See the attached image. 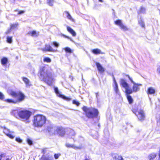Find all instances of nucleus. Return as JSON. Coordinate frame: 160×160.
<instances>
[{
  "mask_svg": "<svg viewBox=\"0 0 160 160\" xmlns=\"http://www.w3.org/2000/svg\"><path fill=\"white\" fill-rule=\"evenodd\" d=\"M39 72L40 78L48 85H51L54 82L51 69L48 67H43L41 68Z\"/></svg>",
  "mask_w": 160,
  "mask_h": 160,
  "instance_id": "1",
  "label": "nucleus"
},
{
  "mask_svg": "<svg viewBox=\"0 0 160 160\" xmlns=\"http://www.w3.org/2000/svg\"><path fill=\"white\" fill-rule=\"evenodd\" d=\"M12 114L16 118H20L23 120H28L31 115V112L28 110L19 109L13 110Z\"/></svg>",
  "mask_w": 160,
  "mask_h": 160,
  "instance_id": "2",
  "label": "nucleus"
},
{
  "mask_svg": "<svg viewBox=\"0 0 160 160\" xmlns=\"http://www.w3.org/2000/svg\"><path fill=\"white\" fill-rule=\"evenodd\" d=\"M8 93L14 98H18L17 100H13L12 99H8L5 100V101L10 103H17V102H21L25 98L24 95L21 92L16 93L12 90L9 91Z\"/></svg>",
  "mask_w": 160,
  "mask_h": 160,
  "instance_id": "3",
  "label": "nucleus"
},
{
  "mask_svg": "<svg viewBox=\"0 0 160 160\" xmlns=\"http://www.w3.org/2000/svg\"><path fill=\"white\" fill-rule=\"evenodd\" d=\"M46 119L45 116L38 114L34 117L33 125L36 127H42L46 122Z\"/></svg>",
  "mask_w": 160,
  "mask_h": 160,
  "instance_id": "4",
  "label": "nucleus"
},
{
  "mask_svg": "<svg viewBox=\"0 0 160 160\" xmlns=\"http://www.w3.org/2000/svg\"><path fill=\"white\" fill-rule=\"evenodd\" d=\"M82 109L86 112L87 116L88 118L96 117L98 113V110L92 108H88L86 106H84Z\"/></svg>",
  "mask_w": 160,
  "mask_h": 160,
  "instance_id": "5",
  "label": "nucleus"
},
{
  "mask_svg": "<svg viewBox=\"0 0 160 160\" xmlns=\"http://www.w3.org/2000/svg\"><path fill=\"white\" fill-rule=\"evenodd\" d=\"M120 84L125 89V92L126 94H131L132 93V91L130 88L129 84L127 83L123 79H121L120 80Z\"/></svg>",
  "mask_w": 160,
  "mask_h": 160,
  "instance_id": "6",
  "label": "nucleus"
},
{
  "mask_svg": "<svg viewBox=\"0 0 160 160\" xmlns=\"http://www.w3.org/2000/svg\"><path fill=\"white\" fill-rule=\"evenodd\" d=\"M133 112L137 116L139 120L142 121L145 119V117L143 110H138L135 112L133 111Z\"/></svg>",
  "mask_w": 160,
  "mask_h": 160,
  "instance_id": "7",
  "label": "nucleus"
},
{
  "mask_svg": "<svg viewBox=\"0 0 160 160\" xmlns=\"http://www.w3.org/2000/svg\"><path fill=\"white\" fill-rule=\"evenodd\" d=\"M128 77L129 80L133 84L132 89V92H137L140 89V88L139 87L142 86V84H141L136 83L134 82L133 81L132 79L128 75Z\"/></svg>",
  "mask_w": 160,
  "mask_h": 160,
  "instance_id": "8",
  "label": "nucleus"
},
{
  "mask_svg": "<svg viewBox=\"0 0 160 160\" xmlns=\"http://www.w3.org/2000/svg\"><path fill=\"white\" fill-rule=\"evenodd\" d=\"M115 24L119 26L120 28L124 31H126L128 30V28L125 25L123 24L121 20L119 19L116 20L114 22Z\"/></svg>",
  "mask_w": 160,
  "mask_h": 160,
  "instance_id": "9",
  "label": "nucleus"
},
{
  "mask_svg": "<svg viewBox=\"0 0 160 160\" xmlns=\"http://www.w3.org/2000/svg\"><path fill=\"white\" fill-rule=\"evenodd\" d=\"M3 132L8 137L11 139H13L15 137L14 132L10 131L9 129L4 128L3 130Z\"/></svg>",
  "mask_w": 160,
  "mask_h": 160,
  "instance_id": "10",
  "label": "nucleus"
},
{
  "mask_svg": "<svg viewBox=\"0 0 160 160\" xmlns=\"http://www.w3.org/2000/svg\"><path fill=\"white\" fill-rule=\"evenodd\" d=\"M54 91L55 93L58 97H60L68 101H69L71 99L70 98L66 97V96L61 94V93L59 92L58 88H54Z\"/></svg>",
  "mask_w": 160,
  "mask_h": 160,
  "instance_id": "11",
  "label": "nucleus"
},
{
  "mask_svg": "<svg viewBox=\"0 0 160 160\" xmlns=\"http://www.w3.org/2000/svg\"><path fill=\"white\" fill-rule=\"evenodd\" d=\"M58 127L52 126H50L48 127V130L50 134H56Z\"/></svg>",
  "mask_w": 160,
  "mask_h": 160,
  "instance_id": "12",
  "label": "nucleus"
},
{
  "mask_svg": "<svg viewBox=\"0 0 160 160\" xmlns=\"http://www.w3.org/2000/svg\"><path fill=\"white\" fill-rule=\"evenodd\" d=\"M65 132L64 129L62 127H58L57 130V134L61 136H63L65 134Z\"/></svg>",
  "mask_w": 160,
  "mask_h": 160,
  "instance_id": "13",
  "label": "nucleus"
},
{
  "mask_svg": "<svg viewBox=\"0 0 160 160\" xmlns=\"http://www.w3.org/2000/svg\"><path fill=\"white\" fill-rule=\"evenodd\" d=\"M43 52L49 51V52H54L52 48L49 45L46 44L44 48L42 49Z\"/></svg>",
  "mask_w": 160,
  "mask_h": 160,
  "instance_id": "14",
  "label": "nucleus"
},
{
  "mask_svg": "<svg viewBox=\"0 0 160 160\" xmlns=\"http://www.w3.org/2000/svg\"><path fill=\"white\" fill-rule=\"evenodd\" d=\"M22 80L25 83L26 87L29 88L32 85L31 82L29 79L27 78L26 77H23Z\"/></svg>",
  "mask_w": 160,
  "mask_h": 160,
  "instance_id": "15",
  "label": "nucleus"
},
{
  "mask_svg": "<svg viewBox=\"0 0 160 160\" xmlns=\"http://www.w3.org/2000/svg\"><path fill=\"white\" fill-rule=\"evenodd\" d=\"M66 146L68 148H72L75 149H80L81 148V146H76L74 144H70L68 143L66 144Z\"/></svg>",
  "mask_w": 160,
  "mask_h": 160,
  "instance_id": "16",
  "label": "nucleus"
},
{
  "mask_svg": "<svg viewBox=\"0 0 160 160\" xmlns=\"http://www.w3.org/2000/svg\"><path fill=\"white\" fill-rule=\"evenodd\" d=\"M96 65L98 71L100 72H103L104 71V69L101 65L99 62H96Z\"/></svg>",
  "mask_w": 160,
  "mask_h": 160,
  "instance_id": "17",
  "label": "nucleus"
},
{
  "mask_svg": "<svg viewBox=\"0 0 160 160\" xmlns=\"http://www.w3.org/2000/svg\"><path fill=\"white\" fill-rule=\"evenodd\" d=\"M18 25L17 23L15 24H10V29L9 30H8L6 32V33L8 34L10 32V30H14L16 29L17 28Z\"/></svg>",
  "mask_w": 160,
  "mask_h": 160,
  "instance_id": "18",
  "label": "nucleus"
},
{
  "mask_svg": "<svg viewBox=\"0 0 160 160\" xmlns=\"http://www.w3.org/2000/svg\"><path fill=\"white\" fill-rule=\"evenodd\" d=\"M113 81L115 84V86L114 87V90L116 92V93L117 94H119V92L118 88V85L116 82V81L115 80V78H113Z\"/></svg>",
  "mask_w": 160,
  "mask_h": 160,
  "instance_id": "19",
  "label": "nucleus"
},
{
  "mask_svg": "<svg viewBox=\"0 0 160 160\" xmlns=\"http://www.w3.org/2000/svg\"><path fill=\"white\" fill-rule=\"evenodd\" d=\"M138 22L139 24L142 28L145 27V24L144 23V20L141 17H140L138 19Z\"/></svg>",
  "mask_w": 160,
  "mask_h": 160,
  "instance_id": "20",
  "label": "nucleus"
},
{
  "mask_svg": "<svg viewBox=\"0 0 160 160\" xmlns=\"http://www.w3.org/2000/svg\"><path fill=\"white\" fill-rule=\"evenodd\" d=\"M67 30L73 37L76 36V32L70 27L67 26Z\"/></svg>",
  "mask_w": 160,
  "mask_h": 160,
  "instance_id": "21",
  "label": "nucleus"
},
{
  "mask_svg": "<svg viewBox=\"0 0 160 160\" xmlns=\"http://www.w3.org/2000/svg\"><path fill=\"white\" fill-rule=\"evenodd\" d=\"M28 34L32 37H36L38 36L39 32H37L33 30L32 31L29 32Z\"/></svg>",
  "mask_w": 160,
  "mask_h": 160,
  "instance_id": "22",
  "label": "nucleus"
},
{
  "mask_svg": "<svg viewBox=\"0 0 160 160\" xmlns=\"http://www.w3.org/2000/svg\"><path fill=\"white\" fill-rule=\"evenodd\" d=\"M8 61V59L6 58H3L1 60V63L3 66H6V64H7Z\"/></svg>",
  "mask_w": 160,
  "mask_h": 160,
  "instance_id": "23",
  "label": "nucleus"
},
{
  "mask_svg": "<svg viewBox=\"0 0 160 160\" xmlns=\"http://www.w3.org/2000/svg\"><path fill=\"white\" fill-rule=\"evenodd\" d=\"M127 98L129 104H131L133 102V100L131 96L129 95V94H126Z\"/></svg>",
  "mask_w": 160,
  "mask_h": 160,
  "instance_id": "24",
  "label": "nucleus"
},
{
  "mask_svg": "<svg viewBox=\"0 0 160 160\" xmlns=\"http://www.w3.org/2000/svg\"><path fill=\"white\" fill-rule=\"evenodd\" d=\"M148 94H153L155 92V90L152 87L149 88L148 89Z\"/></svg>",
  "mask_w": 160,
  "mask_h": 160,
  "instance_id": "25",
  "label": "nucleus"
},
{
  "mask_svg": "<svg viewBox=\"0 0 160 160\" xmlns=\"http://www.w3.org/2000/svg\"><path fill=\"white\" fill-rule=\"evenodd\" d=\"M112 157L113 159L115 160H118L121 156H119L118 154L116 153H112Z\"/></svg>",
  "mask_w": 160,
  "mask_h": 160,
  "instance_id": "26",
  "label": "nucleus"
},
{
  "mask_svg": "<svg viewBox=\"0 0 160 160\" xmlns=\"http://www.w3.org/2000/svg\"><path fill=\"white\" fill-rule=\"evenodd\" d=\"M156 154L154 153H151L148 157L149 160H153L155 158Z\"/></svg>",
  "mask_w": 160,
  "mask_h": 160,
  "instance_id": "27",
  "label": "nucleus"
},
{
  "mask_svg": "<svg viewBox=\"0 0 160 160\" xmlns=\"http://www.w3.org/2000/svg\"><path fill=\"white\" fill-rule=\"evenodd\" d=\"M92 52L93 53L96 54L100 53L102 54V53L101 52V50L98 48L93 49L92 51Z\"/></svg>",
  "mask_w": 160,
  "mask_h": 160,
  "instance_id": "28",
  "label": "nucleus"
},
{
  "mask_svg": "<svg viewBox=\"0 0 160 160\" xmlns=\"http://www.w3.org/2000/svg\"><path fill=\"white\" fill-rule=\"evenodd\" d=\"M67 53H71L72 52V51L69 47H67L63 49Z\"/></svg>",
  "mask_w": 160,
  "mask_h": 160,
  "instance_id": "29",
  "label": "nucleus"
},
{
  "mask_svg": "<svg viewBox=\"0 0 160 160\" xmlns=\"http://www.w3.org/2000/svg\"><path fill=\"white\" fill-rule=\"evenodd\" d=\"M64 13L66 14V16L68 18L71 20H72L71 16L68 12L65 11Z\"/></svg>",
  "mask_w": 160,
  "mask_h": 160,
  "instance_id": "30",
  "label": "nucleus"
},
{
  "mask_svg": "<svg viewBox=\"0 0 160 160\" xmlns=\"http://www.w3.org/2000/svg\"><path fill=\"white\" fill-rule=\"evenodd\" d=\"M47 3L50 6H52L54 2V0H47Z\"/></svg>",
  "mask_w": 160,
  "mask_h": 160,
  "instance_id": "31",
  "label": "nucleus"
},
{
  "mask_svg": "<svg viewBox=\"0 0 160 160\" xmlns=\"http://www.w3.org/2000/svg\"><path fill=\"white\" fill-rule=\"evenodd\" d=\"M146 10L145 8L141 7L140 9V10L138 11V13L139 14L140 13H144L145 12Z\"/></svg>",
  "mask_w": 160,
  "mask_h": 160,
  "instance_id": "32",
  "label": "nucleus"
},
{
  "mask_svg": "<svg viewBox=\"0 0 160 160\" xmlns=\"http://www.w3.org/2000/svg\"><path fill=\"white\" fill-rule=\"evenodd\" d=\"M40 160H53V158L50 157H45L42 158Z\"/></svg>",
  "mask_w": 160,
  "mask_h": 160,
  "instance_id": "33",
  "label": "nucleus"
},
{
  "mask_svg": "<svg viewBox=\"0 0 160 160\" xmlns=\"http://www.w3.org/2000/svg\"><path fill=\"white\" fill-rule=\"evenodd\" d=\"M43 61L44 62H51V60L50 58L48 57H46L44 58L43 59Z\"/></svg>",
  "mask_w": 160,
  "mask_h": 160,
  "instance_id": "34",
  "label": "nucleus"
},
{
  "mask_svg": "<svg viewBox=\"0 0 160 160\" xmlns=\"http://www.w3.org/2000/svg\"><path fill=\"white\" fill-rule=\"evenodd\" d=\"M12 37L8 36L7 38V41L9 43H11L12 42Z\"/></svg>",
  "mask_w": 160,
  "mask_h": 160,
  "instance_id": "35",
  "label": "nucleus"
},
{
  "mask_svg": "<svg viewBox=\"0 0 160 160\" xmlns=\"http://www.w3.org/2000/svg\"><path fill=\"white\" fill-rule=\"evenodd\" d=\"M5 154H2L0 155V160H11V158H7L6 160H2L3 157H5Z\"/></svg>",
  "mask_w": 160,
  "mask_h": 160,
  "instance_id": "36",
  "label": "nucleus"
},
{
  "mask_svg": "<svg viewBox=\"0 0 160 160\" xmlns=\"http://www.w3.org/2000/svg\"><path fill=\"white\" fill-rule=\"evenodd\" d=\"M15 11H17L18 12V15H21L25 12V11L24 10L18 11V10H16Z\"/></svg>",
  "mask_w": 160,
  "mask_h": 160,
  "instance_id": "37",
  "label": "nucleus"
},
{
  "mask_svg": "<svg viewBox=\"0 0 160 160\" xmlns=\"http://www.w3.org/2000/svg\"><path fill=\"white\" fill-rule=\"evenodd\" d=\"M27 142L29 145H32V141L29 138H28L27 139Z\"/></svg>",
  "mask_w": 160,
  "mask_h": 160,
  "instance_id": "38",
  "label": "nucleus"
},
{
  "mask_svg": "<svg viewBox=\"0 0 160 160\" xmlns=\"http://www.w3.org/2000/svg\"><path fill=\"white\" fill-rule=\"evenodd\" d=\"M72 103L74 104L77 105V106H79L80 104L79 102L76 100H73Z\"/></svg>",
  "mask_w": 160,
  "mask_h": 160,
  "instance_id": "39",
  "label": "nucleus"
},
{
  "mask_svg": "<svg viewBox=\"0 0 160 160\" xmlns=\"http://www.w3.org/2000/svg\"><path fill=\"white\" fill-rule=\"evenodd\" d=\"M53 45L55 47H56L58 48L59 46V44L58 42H54L53 43Z\"/></svg>",
  "mask_w": 160,
  "mask_h": 160,
  "instance_id": "40",
  "label": "nucleus"
},
{
  "mask_svg": "<svg viewBox=\"0 0 160 160\" xmlns=\"http://www.w3.org/2000/svg\"><path fill=\"white\" fill-rule=\"evenodd\" d=\"M16 140L18 142H22V140L20 138H16Z\"/></svg>",
  "mask_w": 160,
  "mask_h": 160,
  "instance_id": "41",
  "label": "nucleus"
},
{
  "mask_svg": "<svg viewBox=\"0 0 160 160\" xmlns=\"http://www.w3.org/2000/svg\"><path fill=\"white\" fill-rule=\"evenodd\" d=\"M4 95L2 94V93L0 92V99H2L4 98Z\"/></svg>",
  "mask_w": 160,
  "mask_h": 160,
  "instance_id": "42",
  "label": "nucleus"
},
{
  "mask_svg": "<svg viewBox=\"0 0 160 160\" xmlns=\"http://www.w3.org/2000/svg\"><path fill=\"white\" fill-rule=\"evenodd\" d=\"M60 155V154H55L54 155V157L56 159H57L58 158L59 156Z\"/></svg>",
  "mask_w": 160,
  "mask_h": 160,
  "instance_id": "43",
  "label": "nucleus"
},
{
  "mask_svg": "<svg viewBox=\"0 0 160 160\" xmlns=\"http://www.w3.org/2000/svg\"><path fill=\"white\" fill-rule=\"evenodd\" d=\"M6 156V155L5 156ZM7 158V157H6V156H5V157H3L2 158V160H6L7 158Z\"/></svg>",
  "mask_w": 160,
  "mask_h": 160,
  "instance_id": "44",
  "label": "nucleus"
},
{
  "mask_svg": "<svg viewBox=\"0 0 160 160\" xmlns=\"http://www.w3.org/2000/svg\"><path fill=\"white\" fill-rule=\"evenodd\" d=\"M118 160H123V159L122 157V156H121V157H120L119 158Z\"/></svg>",
  "mask_w": 160,
  "mask_h": 160,
  "instance_id": "45",
  "label": "nucleus"
},
{
  "mask_svg": "<svg viewBox=\"0 0 160 160\" xmlns=\"http://www.w3.org/2000/svg\"><path fill=\"white\" fill-rule=\"evenodd\" d=\"M84 160H91L90 158H85Z\"/></svg>",
  "mask_w": 160,
  "mask_h": 160,
  "instance_id": "46",
  "label": "nucleus"
},
{
  "mask_svg": "<svg viewBox=\"0 0 160 160\" xmlns=\"http://www.w3.org/2000/svg\"><path fill=\"white\" fill-rule=\"evenodd\" d=\"M66 37L67 38H68V39H70V40H71V41H72V39H71V38H70L68 37V36H66Z\"/></svg>",
  "mask_w": 160,
  "mask_h": 160,
  "instance_id": "47",
  "label": "nucleus"
},
{
  "mask_svg": "<svg viewBox=\"0 0 160 160\" xmlns=\"http://www.w3.org/2000/svg\"><path fill=\"white\" fill-rule=\"evenodd\" d=\"M72 134H74V132L73 131H72Z\"/></svg>",
  "mask_w": 160,
  "mask_h": 160,
  "instance_id": "48",
  "label": "nucleus"
},
{
  "mask_svg": "<svg viewBox=\"0 0 160 160\" xmlns=\"http://www.w3.org/2000/svg\"><path fill=\"white\" fill-rule=\"evenodd\" d=\"M96 98H98V93H96Z\"/></svg>",
  "mask_w": 160,
  "mask_h": 160,
  "instance_id": "49",
  "label": "nucleus"
},
{
  "mask_svg": "<svg viewBox=\"0 0 160 160\" xmlns=\"http://www.w3.org/2000/svg\"><path fill=\"white\" fill-rule=\"evenodd\" d=\"M99 1L101 2H102V0H98Z\"/></svg>",
  "mask_w": 160,
  "mask_h": 160,
  "instance_id": "50",
  "label": "nucleus"
}]
</instances>
